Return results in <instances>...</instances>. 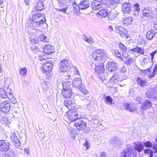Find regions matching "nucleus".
<instances>
[{"instance_id": "obj_1", "label": "nucleus", "mask_w": 157, "mask_h": 157, "mask_svg": "<svg viewBox=\"0 0 157 157\" xmlns=\"http://www.w3.org/2000/svg\"><path fill=\"white\" fill-rule=\"evenodd\" d=\"M106 53L102 49L96 50L90 57L91 61L92 69L98 75H101L105 71L104 63L105 61Z\"/></svg>"}, {"instance_id": "obj_2", "label": "nucleus", "mask_w": 157, "mask_h": 157, "mask_svg": "<svg viewBox=\"0 0 157 157\" xmlns=\"http://www.w3.org/2000/svg\"><path fill=\"white\" fill-rule=\"evenodd\" d=\"M134 150L132 147H129L127 149L122 151L120 157H136L137 152L136 150L140 152L143 150L144 146L141 142H137L134 144Z\"/></svg>"}, {"instance_id": "obj_3", "label": "nucleus", "mask_w": 157, "mask_h": 157, "mask_svg": "<svg viewBox=\"0 0 157 157\" xmlns=\"http://www.w3.org/2000/svg\"><path fill=\"white\" fill-rule=\"evenodd\" d=\"M79 117L77 112L73 110L68 111L64 117V120L67 122L68 121L75 122L76 120L79 118Z\"/></svg>"}, {"instance_id": "obj_4", "label": "nucleus", "mask_w": 157, "mask_h": 157, "mask_svg": "<svg viewBox=\"0 0 157 157\" xmlns=\"http://www.w3.org/2000/svg\"><path fill=\"white\" fill-rule=\"evenodd\" d=\"M71 65L68 60H63L61 62L59 71L60 73L65 72L69 69Z\"/></svg>"}, {"instance_id": "obj_5", "label": "nucleus", "mask_w": 157, "mask_h": 157, "mask_svg": "<svg viewBox=\"0 0 157 157\" xmlns=\"http://www.w3.org/2000/svg\"><path fill=\"white\" fill-rule=\"evenodd\" d=\"M53 66V64L51 61H46L42 65L41 71L44 73H50Z\"/></svg>"}, {"instance_id": "obj_6", "label": "nucleus", "mask_w": 157, "mask_h": 157, "mask_svg": "<svg viewBox=\"0 0 157 157\" xmlns=\"http://www.w3.org/2000/svg\"><path fill=\"white\" fill-rule=\"evenodd\" d=\"M11 104L7 101H5L1 104L0 109L1 111L4 113H8L10 109Z\"/></svg>"}, {"instance_id": "obj_7", "label": "nucleus", "mask_w": 157, "mask_h": 157, "mask_svg": "<svg viewBox=\"0 0 157 157\" xmlns=\"http://www.w3.org/2000/svg\"><path fill=\"white\" fill-rule=\"evenodd\" d=\"M86 124L84 121L80 119H77L74 123V125L78 130L84 129L86 126Z\"/></svg>"}, {"instance_id": "obj_8", "label": "nucleus", "mask_w": 157, "mask_h": 157, "mask_svg": "<svg viewBox=\"0 0 157 157\" xmlns=\"http://www.w3.org/2000/svg\"><path fill=\"white\" fill-rule=\"evenodd\" d=\"M10 143L6 140H0V151H8L10 148Z\"/></svg>"}, {"instance_id": "obj_9", "label": "nucleus", "mask_w": 157, "mask_h": 157, "mask_svg": "<svg viewBox=\"0 0 157 157\" xmlns=\"http://www.w3.org/2000/svg\"><path fill=\"white\" fill-rule=\"evenodd\" d=\"M58 2V6L59 8H56V9L59 11L62 12L63 13H66L67 10V7L64 2V1L63 0H57Z\"/></svg>"}, {"instance_id": "obj_10", "label": "nucleus", "mask_w": 157, "mask_h": 157, "mask_svg": "<svg viewBox=\"0 0 157 157\" xmlns=\"http://www.w3.org/2000/svg\"><path fill=\"white\" fill-rule=\"evenodd\" d=\"M26 29L27 31V33L30 35H36L37 32H41V30L39 29H36L32 26H27V24L26 26Z\"/></svg>"}, {"instance_id": "obj_11", "label": "nucleus", "mask_w": 157, "mask_h": 157, "mask_svg": "<svg viewBox=\"0 0 157 157\" xmlns=\"http://www.w3.org/2000/svg\"><path fill=\"white\" fill-rule=\"evenodd\" d=\"M141 17L144 19L148 18L151 15V11L149 8H144L142 10Z\"/></svg>"}, {"instance_id": "obj_12", "label": "nucleus", "mask_w": 157, "mask_h": 157, "mask_svg": "<svg viewBox=\"0 0 157 157\" xmlns=\"http://www.w3.org/2000/svg\"><path fill=\"white\" fill-rule=\"evenodd\" d=\"M144 146L147 147H152L153 152H157V144L155 143H152L150 141L144 142Z\"/></svg>"}, {"instance_id": "obj_13", "label": "nucleus", "mask_w": 157, "mask_h": 157, "mask_svg": "<svg viewBox=\"0 0 157 157\" xmlns=\"http://www.w3.org/2000/svg\"><path fill=\"white\" fill-rule=\"evenodd\" d=\"M122 6V10L125 14L129 13L131 10L132 7L129 2H123Z\"/></svg>"}, {"instance_id": "obj_14", "label": "nucleus", "mask_w": 157, "mask_h": 157, "mask_svg": "<svg viewBox=\"0 0 157 157\" xmlns=\"http://www.w3.org/2000/svg\"><path fill=\"white\" fill-rule=\"evenodd\" d=\"M10 137L11 140L14 143L15 147H18L20 145V142L15 132L11 133Z\"/></svg>"}, {"instance_id": "obj_15", "label": "nucleus", "mask_w": 157, "mask_h": 157, "mask_svg": "<svg viewBox=\"0 0 157 157\" xmlns=\"http://www.w3.org/2000/svg\"><path fill=\"white\" fill-rule=\"evenodd\" d=\"M89 6V3L88 0H83L78 4L79 10H85L88 8Z\"/></svg>"}, {"instance_id": "obj_16", "label": "nucleus", "mask_w": 157, "mask_h": 157, "mask_svg": "<svg viewBox=\"0 0 157 157\" xmlns=\"http://www.w3.org/2000/svg\"><path fill=\"white\" fill-rule=\"evenodd\" d=\"M43 50L44 53L48 54L52 53L54 51V47L49 44L46 45L44 47Z\"/></svg>"}, {"instance_id": "obj_17", "label": "nucleus", "mask_w": 157, "mask_h": 157, "mask_svg": "<svg viewBox=\"0 0 157 157\" xmlns=\"http://www.w3.org/2000/svg\"><path fill=\"white\" fill-rule=\"evenodd\" d=\"M123 106L126 110H128L131 112H134L137 110V109L135 105H133L131 104H129L128 102L124 103Z\"/></svg>"}, {"instance_id": "obj_18", "label": "nucleus", "mask_w": 157, "mask_h": 157, "mask_svg": "<svg viewBox=\"0 0 157 157\" xmlns=\"http://www.w3.org/2000/svg\"><path fill=\"white\" fill-rule=\"evenodd\" d=\"M117 69L118 65L117 63L113 61L109 62V71H115Z\"/></svg>"}, {"instance_id": "obj_19", "label": "nucleus", "mask_w": 157, "mask_h": 157, "mask_svg": "<svg viewBox=\"0 0 157 157\" xmlns=\"http://www.w3.org/2000/svg\"><path fill=\"white\" fill-rule=\"evenodd\" d=\"M72 94V91L71 89H63L62 90V95L65 98H70Z\"/></svg>"}, {"instance_id": "obj_20", "label": "nucleus", "mask_w": 157, "mask_h": 157, "mask_svg": "<svg viewBox=\"0 0 157 157\" xmlns=\"http://www.w3.org/2000/svg\"><path fill=\"white\" fill-rule=\"evenodd\" d=\"M10 89L8 88L7 92H6L4 89L0 88V97L3 99L8 98L9 95Z\"/></svg>"}, {"instance_id": "obj_21", "label": "nucleus", "mask_w": 157, "mask_h": 157, "mask_svg": "<svg viewBox=\"0 0 157 157\" xmlns=\"http://www.w3.org/2000/svg\"><path fill=\"white\" fill-rule=\"evenodd\" d=\"M152 103L150 101L146 100L143 103L142 106H141V108L143 110H145L150 109Z\"/></svg>"}, {"instance_id": "obj_22", "label": "nucleus", "mask_w": 157, "mask_h": 157, "mask_svg": "<svg viewBox=\"0 0 157 157\" xmlns=\"http://www.w3.org/2000/svg\"><path fill=\"white\" fill-rule=\"evenodd\" d=\"M115 31L121 36L126 34V30L123 27L121 26H117L115 28Z\"/></svg>"}, {"instance_id": "obj_23", "label": "nucleus", "mask_w": 157, "mask_h": 157, "mask_svg": "<svg viewBox=\"0 0 157 157\" xmlns=\"http://www.w3.org/2000/svg\"><path fill=\"white\" fill-rule=\"evenodd\" d=\"M41 22H37L36 21H33V22H31L29 21L27 23V26H32L33 27L35 28H37L43 25V24L41 23Z\"/></svg>"}, {"instance_id": "obj_24", "label": "nucleus", "mask_w": 157, "mask_h": 157, "mask_svg": "<svg viewBox=\"0 0 157 157\" xmlns=\"http://www.w3.org/2000/svg\"><path fill=\"white\" fill-rule=\"evenodd\" d=\"M82 81L80 78H75L72 82V85L75 87H79L81 86L82 85Z\"/></svg>"}, {"instance_id": "obj_25", "label": "nucleus", "mask_w": 157, "mask_h": 157, "mask_svg": "<svg viewBox=\"0 0 157 157\" xmlns=\"http://www.w3.org/2000/svg\"><path fill=\"white\" fill-rule=\"evenodd\" d=\"M136 63V59L134 58H127L124 61V64L126 65H130L134 64Z\"/></svg>"}, {"instance_id": "obj_26", "label": "nucleus", "mask_w": 157, "mask_h": 157, "mask_svg": "<svg viewBox=\"0 0 157 157\" xmlns=\"http://www.w3.org/2000/svg\"><path fill=\"white\" fill-rule=\"evenodd\" d=\"M130 51L134 53H136L139 54V55L144 54V49L138 47H136L130 50Z\"/></svg>"}, {"instance_id": "obj_27", "label": "nucleus", "mask_w": 157, "mask_h": 157, "mask_svg": "<svg viewBox=\"0 0 157 157\" xmlns=\"http://www.w3.org/2000/svg\"><path fill=\"white\" fill-rule=\"evenodd\" d=\"M155 32L153 30H150L148 31L146 34V37L149 40H152L155 34Z\"/></svg>"}, {"instance_id": "obj_28", "label": "nucleus", "mask_w": 157, "mask_h": 157, "mask_svg": "<svg viewBox=\"0 0 157 157\" xmlns=\"http://www.w3.org/2000/svg\"><path fill=\"white\" fill-rule=\"evenodd\" d=\"M9 91V95L8 97L9 99L10 100L11 102L13 104H15L17 102V100L16 98L13 97V93L12 92V90L11 89H10Z\"/></svg>"}, {"instance_id": "obj_29", "label": "nucleus", "mask_w": 157, "mask_h": 157, "mask_svg": "<svg viewBox=\"0 0 157 157\" xmlns=\"http://www.w3.org/2000/svg\"><path fill=\"white\" fill-rule=\"evenodd\" d=\"M64 105L69 109H72L73 105L72 101L71 100H65L63 102Z\"/></svg>"}, {"instance_id": "obj_30", "label": "nucleus", "mask_w": 157, "mask_h": 157, "mask_svg": "<svg viewBox=\"0 0 157 157\" xmlns=\"http://www.w3.org/2000/svg\"><path fill=\"white\" fill-rule=\"evenodd\" d=\"M68 129L71 137L72 139H74L76 135L75 129L72 127H68Z\"/></svg>"}, {"instance_id": "obj_31", "label": "nucleus", "mask_w": 157, "mask_h": 157, "mask_svg": "<svg viewBox=\"0 0 157 157\" xmlns=\"http://www.w3.org/2000/svg\"><path fill=\"white\" fill-rule=\"evenodd\" d=\"M133 19L131 17H125L123 20V22L124 24L126 25L131 24L133 21Z\"/></svg>"}, {"instance_id": "obj_32", "label": "nucleus", "mask_w": 157, "mask_h": 157, "mask_svg": "<svg viewBox=\"0 0 157 157\" xmlns=\"http://www.w3.org/2000/svg\"><path fill=\"white\" fill-rule=\"evenodd\" d=\"M137 83L142 87L145 86L147 84V82L145 80L142 79L140 78H137Z\"/></svg>"}, {"instance_id": "obj_33", "label": "nucleus", "mask_w": 157, "mask_h": 157, "mask_svg": "<svg viewBox=\"0 0 157 157\" xmlns=\"http://www.w3.org/2000/svg\"><path fill=\"white\" fill-rule=\"evenodd\" d=\"M82 38L83 40L90 44L93 42V40L91 36L88 37L84 34L82 35Z\"/></svg>"}, {"instance_id": "obj_34", "label": "nucleus", "mask_w": 157, "mask_h": 157, "mask_svg": "<svg viewBox=\"0 0 157 157\" xmlns=\"http://www.w3.org/2000/svg\"><path fill=\"white\" fill-rule=\"evenodd\" d=\"M98 14L103 17H105L108 15V10L106 9L101 10L98 12Z\"/></svg>"}, {"instance_id": "obj_35", "label": "nucleus", "mask_w": 157, "mask_h": 157, "mask_svg": "<svg viewBox=\"0 0 157 157\" xmlns=\"http://www.w3.org/2000/svg\"><path fill=\"white\" fill-rule=\"evenodd\" d=\"M37 5L36 7V9L37 10H40L43 9L44 4L41 1H39L37 3Z\"/></svg>"}, {"instance_id": "obj_36", "label": "nucleus", "mask_w": 157, "mask_h": 157, "mask_svg": "<svg viewBox=\"0 0 157 157\" xmlns=\"http://www.w3.org/2000/svg\"><path fill=\"white\" fill-rule=\"evenodd\" d=\"M50 85V82H48L44 81L41 82V86L42 88L45 90H46L48 88V86Z\"/></svg>"}, {"instance_id": "obj_37", "label": "nucleus", "mask_w": 157, "mask_h": 157, "mask_svg": "<svg viewBox=\"0 0 157 157\" xmlns=\"http://www.w3.org/2000/svg\"><path fill=\"white\" fill-rule=\"evenodd\" d=\"M125 0H109L110 5H115L119 3H122Z\"/></svg>"}, {"instance_id": "obj_38", "label": "nucleus", "mask_w": 157, "mask_h": 157, "mask_svg": "<svg viewBox=\"0 0 157 157\" xmlns=\"http://www.w3.org/2000/svg\"><path fill=\"white\" fill-rule=\"evenodd\" d=\"M63 89H71L70 88L71 85V82L68 81H66L63 83Z\"/></svg>"}, {"instance_id": "obj_39", "label": "nucleus", "mask_w": 157, "mask_h": 157, "mask_svg": "<svg viewBox=\"0 0 157 157\" xmlns=\"http://www.w3.org/2000/svg\"><path fill=\"white\" fill-rule=\"evenodd\" d=\"M39 38L41 41L46 42H47L48 41V38L47 36H45L44 35H40L39 36Z\"/></svg>"}, {"instance_id": "obj_40", "label": "nucleus", "mask_w": 157, "mask_h": 157, "mask_svg": "<svg viewBox=\"0 0 157 157\" xmlns=\"http://www.w3.org/2000/svg\"><path fill=\"white\" fill-rule=\"evenodd\" d=\"M27 69L25 67L21 68L19 71V74L21 75H24L26 74Z\"/></svg>"}, {"instance_id": "obj_41", "label": "nucleus", "mask_w": 157, "mask_h": 157, "mask_svg": "<svg viewBox=\"0 0 157 157\" xmlns=\"http://www.w3.org/2000/svg\"><path fill=\"white\" fill-rule=\"evenodd\" d=\"M40 13H35L33 14L32 16V19L33 21H37L39 16H40Z\"/></svg>"}, {"instance_id": "obj_42", "label": "nucleus", "mask_w": 157, "mask_h": 157, "mask_svg": "<svg viewBox=\"0 0 157 157\" xmlns=\"http://www.w3.org/2000/svg\"><path fill=\"white\" fill-rule=\"evenodd\" d=\"M145 56L143 57V60L141 61V64L142 66H144L145 64H146L147 63L148 59L147 58L144 57Z\"/></svg>"}, {"instance_id": "obj_43", "label": "nucleus", "mask_w": 157, "mask_h": 157, "mask_svg": "<svg viewBox=\"0 0 157 157\" xmlns=\"http://www.w3.org/2000/svg\"><path fill=\"white\" fill-rule=\"evenodd\" d=\"M13 152L12 153L13 154ZM11 153H9L8 152H4L0 154V157H11Z\"/></svg>"}, {"instance_id": "obj_44", "label": "nucleus", "mask_w": 157, "mask_h": 157, "mask_svg": "<svg viewBox=\"0 0 157 157\" xmlns=\"http://www.w3.org/2000/svg\"><path fill=\"white\" fill-rule=\"evenodd\" d=\"M79 90L84 95L88 94L89 91L85 88H82L81 86Z\"/></svg>"}, {"instance_id": "obj_45", "label": "nucleus", "mask_w": 157, "mask_h": 157, "mask_svg": "<svg viewBox=\"0 0 157 157\" xmlns=\"http://www.w3.org/2000/svg\"><path fill=\"white\" fill-rule=\"evenodd\" d=\"M42 15L41 14L40 15V16H39V17L38 18V19H37V20L36 21L37 22H41V23L43 24V23H44L46 21V19L45 18L44 20L43 19V17H42Z\"/></svg>"}, {"instance_id": "obj_46", "label": "nucleus", "mask_w": 157, "mask_h": 157, "mask_svg": "<svg viewBox=\"0 0 157 157\" xmlns=\"http://www.w3.org/2000/svg\"><path fill=\"white\" fill-rule=\"evenodd\" d=\"M30 42L32 44H37L39 42V40L37 37H35V38L31 40Z\"/></svg>"}, {"instance_id": "obj_47", "label": "nucleus", "mask_w": 157, "mask_h": 157, "mask_svg": "<svg viewBox=\"0 0 157 157\" xmlns=\"http://www.w3.org/2000/svg\"><path fill=\"white\" fill-rule=\"evenodd\" d=\"M133 8L134 10H140V5L138 3H136L134 4L133 5Z\"/></svg>"}, {"instance_id": "obj_48", "label": "nucleus", "mask_w": 157, "mask_h": 157, "mask_svg": "<svg viewBox=\"0 0 157 157\" xmlns=\"http://www.w3.org/2000/svg\"><path fill=\"white\" fill-rule=\"evenodd\" d=\"M113 142L118 145H119L121 144V141L119 140V139L117 137H115L114 140L113 141Z\"/></svg>"}, {"instance_id": "obj_49", "label": "nucleus", "mask_w": 157, "mask_h": 157, "mask_svg": "<svg viewBox=\"0 0 157 157\" xmlns=\"http://www.w3.org/2000/svg\"><path fill=\"white\" fill-rule=\"evenodd\" d=\"M121 50L123 51H126L127 49L126 47L123 43H120L119 44Z\"/></svg>"}, {"instance_id": "obj_50", "label": "nucleus", "mask_w": 157, "mask_h": 157, "mask_svg": "<svg viewBox=\"0 0 157 157\" xmlns=\"http://www.w3.org/2000/svg\"><path fill=\"white\" fill-rule=\"evenodd\" d=\"M102 6L103 7V6L102 5V4H101L97 6L92 7V8L93 10H99V9L101 8Z\"/></svg>"}, {"instance_id": "obj_51", "label": "nucleus", "mask_w": 157, "mask_h": 157, "mask_svg": "<svg viewBox=\"0 0 157 157\" xmlns=\"http://www.w3.org/2000/svg\"><path fill=\"white\" fill-rule=\"evenodd\" d=\"M44 57V56L43 55V54H40L37 57V58L40 61H41L45 59Z\"/></svg>"}, {"instance_id": "obj_52", "label": "nucleus", "mask_w": 157, "mask_h": 157, "mask_svg": "<svg viewBox=\"0 0 157 157\" xmlns=\"http://www.w3.org/2000/svg\"><path fill=\"white\" fill-rule=\"evenodd\" d=\"M122 56L123 58L126 59L128 56V54L126 51H124L122 53Z\"/></svg>"}, {"instance_id": "obj_53", "label": "nucleus", "mask_w": 157, "mask_h": 157, "mask_svg": "<svg viewBox=\"0 0 157 157\" xmlns=\"http://www.w3.org/2000/svg\"><path fill=\"white\" fill-rule=\"evenodd\" d=\"M101 4V3H100L98 1L96 0H94L92 2V7L95 6H97Z\"/></svg>"}, {"instance_id": "obj_54", "label": "nucleus", "mask_w": 157, "mask_h": 157, "mask_svg": "<svg viewBox=\"0 0 157 157\" xmlns=\"http://www.w3.org/2000/svg\"><path fill=\"white\" fill-rule=\"evenodd\" d=\"M73 4L74 8L78 10V9H79L78 4H77L75 1L73 2Z\"/></svg>"}, {"instance_id": "obj_55", "label": "nucleus", "mask_w": 157, "mask_h": 157, "mask_svg": "<svg viewBox=\"0 0 157 157\" xmlns=\"http://www.w3.org/2000/svg\"><path fill=\"white\" fill-rule=\"evenodd\" d=\"M150 150L151 153L150 154V157H152L153 155V154L154 153H156V152H153V149L150 150V149H147L144 150V153H147L148 151Z\"/></svg>"}, {"instance_id": "obj_56", "label": "nucleus", "mask_w": 157, "mask_h": 157, "mask_svg": "<svg viewBox=\"0 0 157 157\" xmlns=\"http://www.w3.org/2000/svg\"><path fill=\"white\" fill-rule=\"evenodd\" d=\"M113 14V13L111 12L109 13V20L110 19H112L115 17L116 16L115 14H113V15H112Z\"/></svg>"}, {"instance_id": "obj_57", "label": "nucleus", "mask_w": 157, "mask_h": 157, "mask_svg": "<svg viewBox=\"0 0 157 157\" xmlns=\"http://www.w3.org/2000/svg\"><path fill=\"white\" fill-rule=\"evenodd\" d=\"M102 5H103V7L105 5L107 6L108 5V0H101Z\"/></svg>"}, {"instance_id": "obj_58", "label": "nucleus", "mask_w": 157, "mask_h": 157, "mask_svg": "<svg viewBox=\"0 0 157 157\" xmlns=\"http://www.w3.org/2000/svg\"><path fill=\"white\" fill-rule=\"evenodd\" d=\"M114 53L117 57H120L121 56V54L120 53L118 50H116L114 51Z\"/></svg>"}, {"instance_id": "obj_59", "label": "nucleus", "mask_w": 157, "mask_h": 157, "mask_svg": "<svg viewBox=\"0 0 157 157\" xmlns=\"http://www.w3.org/2000/svg\"><path fill=\"white\" fill-rule=\"evenodd\" d=\"M73 71L76 75H80L78 70L76 67H74Z\"/></svg>"}, {"instance_id": "obj_60", "label": "nucleus", "mask_w": 157, "mask_h": 157, "mask_svg": "<svg viewBox=\"0 0 157 157\" xmlns=\"http://www.w3.org/2000/svg\"><path fill=\"white\" fill-rule=\"evenodd\" d=\"M157 50H156L153 52H152L151 54V60H153L154 58V56L155 54L157 53Z\"/></svg>"}, {"instance_id": "obj_61", "label": "nucleus", "mask_w": 157, "mask_h": 157, "mask_svg": "<svg viewBox=\"0 0 157 157\" xmlns=\"http://www.w3.org/2000/svg\"><path fill=\"white\" fill-rule=\"evenodd\" d=\"M139 11H140L134 10L133 13V15L134 16H135L136 17H137L138 16L139 14Z\"/></svg>"}, {"instance_id": "obj_62", "label": "nucleus", "mask_w": 157, "mask_h": 157, "mask_svg": "<svg viewBox=\"0 0 157 157\" xmlns=\"http://www.w3.org/2000/svg\"><path fill=\"white\" fill-rule=\"evenodd\" d=\"M120 71L121 72H125L126 71V68L125 67H122L120 70Z\"/></svg>"}, {"instance_id": "obj_63", "label": "nucleus", "mask_w": 157, "mask_h": 157, "mask_svg": "<svg viewBox=\"0 0 157 157\" xmlns=\"http://www.w3.org/2000/svg\"><path fill=\"white\" fill-rule=\"evenodd\" d=\"M103 98H105V102L107 104L108 103V96L105 94L103 95Z\"/></svg>"}, {"instance_id": "obj_64", "label": "nucleus", "mask_w": 157, "mask_h": 157, "mask_svg": "<svg viewBox=\"0 0 157 157\" xmlns=\"http://www.w3.org/2000/svg\"><path fill=\"white\" fill-rule=\"evenodd\" d=\"M100 157H106L105 153L103 152H101L100 154Z\"/></svg>"}]
</instances>
